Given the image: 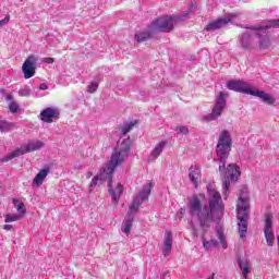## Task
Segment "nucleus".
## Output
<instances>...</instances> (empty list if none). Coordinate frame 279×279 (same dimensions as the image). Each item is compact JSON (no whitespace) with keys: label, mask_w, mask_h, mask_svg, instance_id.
I'll use <instances>...</instances> for the list:
<instances>
[{"label":"nucleus","mask_w":279,"mask_h":279,"mask_svg":"<svg viewBox=\"0 0 279 279\" xmlns=\"http://www.w3.org/2000/svg\"><path fill=\"white\" fill-rule=\"evenodd\" d=\"M131 147L132 143L130 142V137H128L114 148L111 159L106 163L105 168H102L100 174L92 179L88 185V193H93L97 184H101L104 180H108L109 195L111 196L112 203L119 204V197L123 195V185L118 183L116 190L112 189V173H114L119 165H121L125 158L130 156Z\"/></svg>","instance_id":"f257e3e1"},{"label":"nucleus","mask_w":279,"mask_h":279,"mask_svg":"<svg viewBox=\"0 0 279 279\" xmlns=\"http://www.w3.org/2000/svg\"><path fill=\"white\" fill-rule=\"evenodd\" d=\"M231 149L232 137L228 130H223L220 133L216 148V154L219 160V173L220 175H225V180L222 181L223 195H228V191H230V182H236V180L241 178V168L235 163L229 165L226 170V162H228V156H230Z\"/></svg>","instance_id":"f03ea898"},{"label":"nucleus","mask_w":279,"mask_h":279,"mask_svg":"<svg viewBox=\"0 0 279 279\" xmlns=\"http://www.w3.org/2000/svg\"><path fill=\"white\" fill-rule=\"evenodd\" d=\"M223 213V201L221 194L215 190L209 192V207L202 206V201L197 195H193L189 202V215L192 219H197L201 228H206L213 221V215Z\"/></svg>","instance_id":"7ed1b4c3"},{"label":"nucleus","mask_w":279,"mask_h":279,"mask_svg":"<svg viewBox=\"0 0 279 279\" xmlns=\"http://www.w3.org/2000/svg\"><path fill=\"white\" fill-rule=\"evenodd\" d=\"M227 88L228 90H233L234 93H242L243 95H252V97H258L264 104H268V106H274L276 104V98L272 95L266 93L265 90L250 87V83L245 81H228Z\"/></svg>","instance_id":"20e7f679"},{"label":"nucleus","mask_w":279,"mask_h":279,"mask_svg":"<svg viewBox=\"0 0 279 279\" xmlns=\"http://www.w3.org/2000/svg\"><path fill=\"white\" fill-rule=\"evenodd\" d=\"M193 8H195V4L191 3L189 5V10L183 12L182 14L178 15H163L161 17L156 19L155 21L149 24V29L153 32H163L165 34H169L173 29V26L175 23L180 21H186V16L193 12Z\"/></svg>","instance_id":"39448f33"},{"label":"nucleus","mask_w":279,"mask_h":279,"mask_svg":"<svg viewBox=\"0 0 279 279\" xmlns=\"http://www.w3.org/2000/svg\"><path fill=\"white\" fill-rule=\"evenodd\" d=\"M242 29H251V32H255V36L258 38V47L259 49H269L271 47V40L269 39V34L267 29H278L279 20H270L265 25H245V24H236Z\"/></svg>","instance_id":"423d86ee"},{"label":"nucleus","mask_w":279,"mask_h":279,"mask_svg":"<svg viewBox=\"0 0 279 279\" xmlns=\"http://www.w3.org/2000/svg\"><path fill=\"white\" fill-rule=\"evenodd\" d=\"M238 232L240 239H245L247 234V220L250 219V201L245 192H241L236 204Z\"/></svg>","instance_id":"0eeeda50"},{"label":"nucleus","mask_w":279,"mask_h":279,"mask_svg":"<svg viewBox=\"0 0 279 279\" xmlns=\"http://www.w3.org/2000/svg\"><path fill=\"white\" fill-rule=\"evenodd\" d=\"M44 147L45 143L43 141L29 140L26 144H22L21 147L2 157L0 162H10V160H14V158L25 156V154H32V151H38V149H43Z\"/></svg>","instance_id":"6e6552de"},{"label":"nucleus","mask_w":279,"mask_h":279,"mask_svg":"<svg viewBox=\"0 0 279 279\" xmlns=\"http://www.w3.org/2000/svg\"><path fill=\"white\" fill-rule=\"evenodd\" d=\"M151 189H154V184L146 183L138 195L133 198V202L129 207V217H134V214L138 213V208H141L143 202H147V199H149Z\"/></svg>","instance_id":"1a4fd4ad"},{"label":"nucleus","mask_w":279,"mask_h":279,"mask_svg":"<svg viewBox=\"0 0 279 279\" xmlns=\"http://www.w3.org/2000/svg\"><path fill=\"white\" fill-rule=\"evenodd\" d=\"M226 106H228V94L220 92L216 97L211 113L205 116V121H217V119L221 117L223 110H226Z\"/></svg>","instance_id":"9d476101"},{"label":"nucleus","mask_w":279,"mask_h":279,"mask_svg":"<svg viewBox=\"0 0 279 279\" xmlns=\"http://www.w3.org/2000/svg\"><path fill=\"white\" fill-rule=\"evenodd\" d=\"M241 15V12L229 13L225 17H219L217 20L209 22L205 29L206 32H217V29L226 27V25H228L229 23H236L234 21H236V19H239V16Z\"/></svg>","instance_id":"9b49d317"},{"label":"nucleus","mask_w":279,"mask_h":279,"mask_svg":"<svg viewBox=\"0 0 279 279\" xmlns=\"http://www.w3.org/2000/svg\"><path fill=\"white\" fill-rule=\"evenodd\" d=\"M24 78L29 80L36 75V57L29 56L22 65Z\"/></svg>","instance_id":"f8f14e48"},{"label":"nucleus","mask_w":279,"mask_h":279,"mask_svg":"<svg viewBox=\"0 0 279 279\" xmlns=\"http://www.w3.org/2000/svg\"><path fill=\"white\" fill-rule=\"evenodd\" d=\"M60 112L58 109L53 107H47L46 109L41 110L39 114V119L44 121V123H53V119H58Z\"/></svg>","instance_id":"ddd939ff"},{"label":"nucleus","mask_w":279,"mask_h":279,"mask_svg":"<svg viewBox=\"0 0 279 279\" xmlns=\"http://www.w3.org/2000/svg\"><path fill=\"white\" fill-rule=\"evenodd\" d=\"M238 267L242 271V279H247V275L252 274V262L247 257L236 258Z\"/></svg>","instance_id":"4468645a"},{"label":"nucleus","mask_w":279,"mask_h":279,"mask_svg":"<svg viewBox=\"0 0 279 279\" xmlns=\"http://www.w3.org/2000/svg\"><path fill=\"white\" fill-rule=\"evenodd\" d=\"M189 171V178L194 185V189H198L199 180H202V169L197 166H191Z\"/></svg>","instance_id":"2eb2a0df"},{"label":"nucleus","mask_w":279,"mask_h":279,"mask_svg":"<svg viewBox=\"0 0 279 279\" xmlns=\"http://www.w3.org/2000/svg\"><path fill=\"white\" fill-rule=\"evenodd\" d=\"M167 147V141H161L159 142L154 149L151 150V153L148 156V161L149 162H154V160L158 159L160 157V154H162V151H165V148Z\"/></svg>","instance_id":"dca6fc26"},{"label":"nucleus","mask_w":279,"mask_h":279,"mask_svg":"<svg viewBox=\"0 0 279 279\" xmlns=\"http://www.w3.org/2000/svg\"><path fill=\"white\" fill-rule=\"evenodd\" d=\"M161 250L166 257L169 256L171 250H173V235L171 234V231L166 232Z\"/></svg>","instance_id":"f3484780"},{"label":"nucleus","mask_w":279,"mask_h":279,"mask_svg":"<svg viewBox=\"0 0 279 279\" xmlns=\"http://www.w3.org/2000/svg\"><path fill=\"white\" fill-rule=\"evenodd\" d=\"M252 40H254V34L245 32L240 35L239 45L242 47V49H251Z\"/></svg>","instance_id":"a211bd4d"},{"label":"nucleus","mask_w":279,"mask_h":279,"mask_svg":"<svg viewBox=\"0 0 279 279\" xmlns=\"http://www.w3.org/2000/svg\"><path fill=\"white\" fill-rule=\"evenodd\" d=\"M49 175V169H41L33 180V186H43V182H45L46 178Z\"/></svg>","instance_id":"6ab92c4d"},{"label":"nucleus","mask_w":279,"mask_h":279,"mask_svg":"<svg viewBox=\"0 0 279 279\" xmlns=\"http://www.w3.org/2000/svg\"><path fill=\"white\" fill-rule=\"evenodd\" d=\"M155 32L149 28V25L146 31L140 32L135 34L136 43H145V40H149L151 36H154Z\"/></svg>","instance_id":"aec40b11"},{"label":"nucleus","mask_w":279,"mask_h":279,"mask_svg":"<svg viewBox=\"0 0 279 279\" xmlns=\"http://www.w3.org/2000/svg\"><path fill=\"white\" fill-rule=\"evenodd\" d=\"M274 231V214L265 213L264 214V232Z\"/></svg>","instance_id":"412c9836"},{"label":"nucleus","mask_w":279,"mask_h":279,"mask_svg":"<svg viewBox=\"0 0 279 279\" xmlns=\"http://www.w3.org/2000/svg\"><path fill=\"white\" fill-rule=\"evenodd\" d=\"M134 223V216H128L122 222L121 230L126 236H130V232H132V226Z\"/></svg>","instance_id":"4be33fe9"},{"label":"nucleus","mask_w":279,"mask_h":279,"mask_svg":"<svg viewBox=\"0 0 279 279\" xmlns=\"http://www.w3.org/2000/svg\"><path fill=\"white\" fill-rule=\"evenodd\" d=\"M202 241H203V247L204 250H206V252H208V250H211V247H217V245H219V241H217L216 239L206 241V239L203 236Z\"/></svg>","instance_id":"5701e85b"},{"label":"nucleus","mask_w":279,"mask_h":279,"mask_svg":"<svg viewBox=\"0 0 279 279\" xmlns=\"http://www.w3.org/2000/svg\"><path fill=\"white\" fill-rule=\"evenodd\" d=\"M216 234L220 241V245H222V248L228 250V242L226 241V234L223 233V229H217Z\"/></svg>","instance_id":"b1692460"},{"label":"nucleus","mask_w":279,"mask_h":279,"mask_svg":"<svg viewBox=\"0 0 279 279\" xmlns=\"http://www.w3.org/2000/svg\"><path fill=\"white\" fill-rule=\"evenodd\" d=\"M13 205L15 206L16 210H17V215H25V213H27V209H25V204L23 202H20L16 198H13Z\"/></svg>","instance_id":"393cba45"},{"label":"nucleus","mask_w":279,"mask_h":279,"mask_svg":"<svg viewBox=\"0 0 279 279\" xmlns=\"http://www.w3.org/2000/svg\"><path fill=\"white\" fill-rule=\"evenodd\" d=\"M264 236L266 239V243L269 247H274V241L276 240V235L274 231H264Z\"/></svg>","instance_id":"a878e982"},{"label":"nucleus","mask_w":279,"mask_h":279,"mask_svg":"<svg viewBox=\"0 0 279 279\" xmlns=\"http://www.w3.org/2000/svg\"><path fill=\"white\" fill-rule=\"evenodd\" d=\"M14 130V124L5 120L0 121V132H11Z\"/></svg>","instance_id":"bb28decb"},{"label":"nucleus","mask_w":279,"mask_h":279,"mask_svg":"<svg viewBox=\"0 0 279 279\" xmlns=\"http://www.w3.org/2000/svg\"><path fill=\"white\" fill-rule=\"evenodd\" d=\"M23 216L19 215V214H7L4 221L5 223H12L14 221H20V219H22Z\"/></svg>","instance_id":"cd10ccee"},{"label":"nucleus","mask_w":279,"mask_h":279,"mask_svg":"<svg viewBox=\"0 0 279 279\" xmlns=\"http://www.w3.org/2000/svg\"><path fill=\"white\" fill-rule=\"evenodd\" d=\"M134 125H136L135 122H124V124L121 128L122 136H125V134H129V132L132 131V128H134Z\"/></svg>","instance_id":"c85d7f7f"},{"label":"nucleus","mask_w":279,"mask_h":279,"mask_svg":"<svg viewBox=\"0 0 279 279\" xmlns=\"http://www.w3.org/2000/svg\"><path fill=\"white\" fill-rule=\"evenodd\" d=\"M17 93L20 97H29V95H32V89L29 86L25 85L24 87L20 88Z\"/></svg>","instance_id":"c756f323"},{"label":"nucleus","mask_w":279,"mask_h":279,"mask_svg":"<svg viewBox=\"0 0 279 279\" xmlns=\"http://www.w3.org/2000/svg\"><path fill=\"white\" fill-rule=\"evenodd\" d=\"M20 108H21V106H19L17 102L11 101V102L9 104V110H10V112H11L12 114H16V112H19Z\"/></svg>","instance_id":"7c9ffc66"},{"label":"nucleus","mask_w":279,"mask_h":279,"mask_svg":"<svg viewBox=\"0 0 279 279\" xmlns=\"http://www.w3.org/2000/svg\"><path fill=\"white\" fill-rule=\"evenodd\" d=\"M97 88H99V84L97 82H92L88 86H87V90L88 93H95L97 90Z\"/></svg>","instance_id":"2f4dec72"},{"label":"nucleus","mask_w":279,"mask_h":279,"mask_svg":"<svg viewBox=\"0 0 279 279\" xmlns=\"http://www.w3.org/2000/svg\"><path fill=\"white\" fill-rule=\"evenodd\" d=\"M177 134H189V128L187 126H179L175 130Z\"/></svg>","instance_id":"473e14b6"},{"label":"nucleus","mask_w":279,"mask_h":279,"mask_svg":"<svg viewBox=\"0 0 279 279\" xmlns=\"http://www.w3.org/2000/svg\"><path fill=\"white\" fill-rule=\"evenodd\" d=\"M8 23H10V15H7L3 20H0V27L8 25Z\"/></svg>","instance_id":"72a5a7b5"},{"label":"nucleus","mask_w":279,"mask_h":279,"mask_svg":"<svg viewBox=\"0 0 279 279\" xmlns=\"http://www.w3.org/2000/svg\"><path fill=\"white\" fill-rule=\"evenodd\" d=\"M43 62H45L46 64H53L54 60L51 57H47L43 59Z\"/></svg>","instance_id":"f704fd0d"},{"label":"nucleus","mask_w":279,"mask_h":279,"mask_svg":"<svg viewBox=\"0 0 279 279\" xmlns=\"http://www.w3.org/2000/svg\"><path fill=\"white\" fill-rule=\"evenodd\" d=\"M49 89V85H47L46 83H41L39 85V90H48Z\"/></svg>","instance_id":"c9c22d12"},{"label":"nucleus","mask_w":279,"mask_h":279,"mask_svg":"<svg viewBox=\"0 0 279 279\" xmlns=\"http://www.w3.org/2000/svg\"><path fill=\"white\" fill-rule=\"evenodd\" d=\"M192 234H193L194 239L198 236L197 228H195L194 225H192Z\"/></svg>","instance_id":"e433bc0d"},{"label":"nucleus","mask_w":279,"mask_h":279,"mask_svg":"<svg viewBox=\"0 0 279 279\" xmlns=\"http://www.w3.org/2000/svg\"><path fill=\"white\" fill-rule=\"evenodd\" d=\"M5 99H7V101H12V99H14V96L12 94H8L5 96Z\"/></svg>","instance_id":"4c0bfd02"},{"label":"nucleus","mask_w":279,"mask_h":279,"mask_svg":"<svg viewBox=\"0 0 279 279\" xmlns=\"http://www.w3.org/2000/svg\"><path fill=\"white\" fill-rule=\"evenodd\" d=\"M3 230H12V225H4Z\"/></svg>","instance_id":"58836bf2"},{"label":"nucleus","mask_w":279,"mask_h":279,"mask_svg":"<svg viewBox=\"0 0 279 279\" xmlns=\"http://www.w3.org/2000/svg\"><path fill=\"white\" fill-rule=\"evenodd\" d=\"M86 178H87V180H90V178H93V172L88 171V172L86 173Z\"/></svg>","instance_id":"ea45409f"},{"label":"nucleus","mask_w":279,"mask_h":279,"mask_svg":"<svg viewBox=\"0 0 279 279\" xmlns=\"http://www.w3.org/2000/svg\"><path fill=\"white\" fill-rule=\"evenodd\" d=\"M184 213H186V209L181 208V209H180V214H181V215H184Z\"/></svg>","instance_id":"a19ab883"},{"label":"nucleus","mask_w":279,"mask_h":279,"mask_svg":"<svg viewBox=\"0 0 279 279\" xmlns=\"http://www.w3.org/2000/svg\"><path fill=\"white\" fill-rule=\"evenodd\" d=\"M207 279H215V272H213Z\"/></svg>","instance_id":"79ce46f5"}]
</instances>
